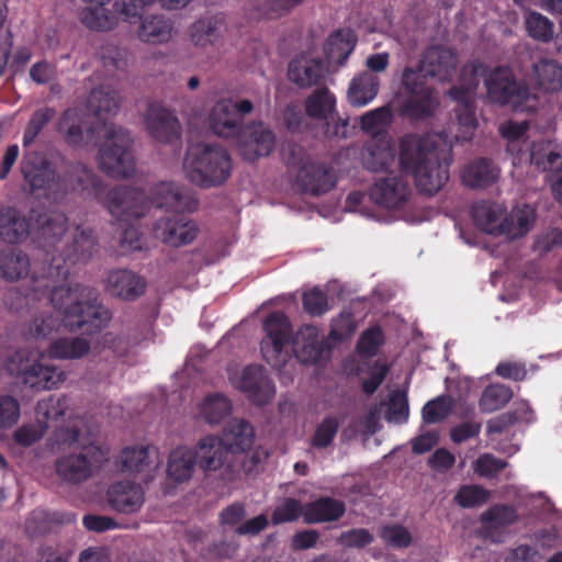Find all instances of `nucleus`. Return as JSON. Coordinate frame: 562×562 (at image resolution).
I'll list each match as a JSON object with an SVG mask.
<instances>
[{
    "instance_id": "6e6552de",
    "label": "nucleus",
    "mask_w": 562,
    "mask_h": 562,
    "mask_svg": "<svg viewBox=\"0 0 562 562\" xmlns=\"http://www.w3.org/2000/svg\"><path fill=\"white\" fill-rule=\"evenodd\" d=\"M104 140L99 149L98 164L100 169L115 179L130 178L135 172L132 154V137L121 126L104 127Z\"/></svg>"
},
{
    "instance_id": "5701e85b",
    "label": "nucleus",
    "mask_w": 562,
    "mask_h": 562,
    "mask_svg": "<svg viewBox=\"0 0 562 562\" xmlns=\"http://www.w3.org/2000/svg\"><path fill=\"white\" fill-rule=\"evenodd\" d=\"M234 384L256 404L269 403L274 395V386L259 366L245 368Z\"/></svg>"
},
{
    "instance_id": "338daca9",
    "label": "nucleus",
    "mask_w": 562,
    "mask_h": 562,
    "mask_svg": "<svg viewBox=\"0 0 562 562\" xmlns=\"http://www.w3.org/2000/svg\"><path fill=\"white\" fill-rule=\"evenodd\" d=\"M19 401L11 395H0V429L12 428L20 419Z\"/></svg>"
},
{
    "instance_id": "864d4df0",
    "label": "nucleus",
    "mask_w": 562,
    "mask_h": 562,
    "mask_svg": "<svg viewBox=\"0 0 562 562\" xmlns=\"http://www.w3.org/2000/svg\"><path fill=\"white\" fill-rule=\"evenodd\" d=\"M526 30L532 38L548 43L553 38V23L544 15L531 11L525 16Z\"/></svg>"
},
{
    "instance_id": "393cba45",
    "label": "nucleus",
    "mask_w": 562,
    "mask_h": 562,
    "mask_svg": "<svg viewBox=\"0 0 562 562\" xmlns=\"http://www.w3.org/2000/svg\"><path fill=\"white\" fill-rule=\"evenodd\" d=\"M97 251L98 240L94 231L91 227L77 226L63 246L60 255L65 262L75 265L88 261Z\"/></svg>"
},
{
    "instance_id": "9d476101",
    "label": "nucleus",
    "mask_w": 562,
    "mask_h": 562,
    "mask_svg": "<svg viewBox=\"0 0 562 562\" xmlns=\"http://www.w3.org/2000/svg\"><path fill=\"white\" fill-rule=\"evenodd\" d=\"M103 205L116 223L131 224L146 216L150 199L140 188L116 186L108 191Z\"/></svg>"
},
{
    "instance_id": "a878e982",
    "label": "nucleus",
    "mask_w": 562,
    "mask_h": 562,
    "mask_svg": "<svg viewBox=\"0 0 562 562\" xmlns=\"http://www.w3.org/2000/svg\"><path fill=\"white\" fill-rule=\"evenodd\" d=\"M104 282L105 290L111 295L130 301L140 296L146 289L145 280L127 269L109 271Z\"/></svg>"
},
{
    "instance_id": "412c9836",
    "label": "nucleus",
    "mask_w": 562,
    "mask_h": 562,
    "mask_svg": "<svg viewBox=\"0 0 562 562\" xmlns=\"http://www.w3.org/2000/svg\"><path fill=\"white\" fill-rule=\"evenodd\" d=\"M336 182L334 171L330 167L306 159L302 161L297 170L296 183L305 192L312 195H319L328 192Z\"/></svg>"
},
{
    "instance_id": "bb28decb",
    "label": "nucleus",
    "mask_w": 562,
    "mask_h": 562,
    "mask_svg": "<svg viewBox=\"0 0 562 562\" xmlns=\"http://www.w3.org/2000/svg\"><path fill=\"white\" fill-rule=\"evenodd\" d=\"M363 166L372 171L387 169L395 158L393 142L387 134H378L370 139L362 149Z\"/></svg>"
},
{
    "instance_id": "de8ad7c7",
    "label": "nucleus",
    "mask_w": 562,
    "mask_h": 562,
    "mask_svg": "<svg viewBox=\"0 0 562 562\" xmlns=\"http://www.w3.org/2000/svg\"><path fill=\"white\" fill-rule=\"evenodd\" d=\"M232 404L229 400L221 394L210 395L200 406V414L211 425L220 424L231 414Z\"/></svg>"
},
{
    "instance_id": "f704fd0d",
    "label": "nucleus",
    "mask_w": 562,
    "mask_h": 562,
    "mask_svg": "<svg viewBox=\"0 0 562 562\" xmlns=\"http://www.w3.org/2000/svg\"><path fill=\"white\" fill-rule=\"evenodd\" d=\"M122 98L119 91L110 85L94 88L88 98L87 108L99 119L117 114Z\"/></svg>"
},
{
    "instance_id": "c03bdc74",
    "label": "nucleus",
    "mask_w": 562,
    "mask_h": 562,
    "mask_svg": "<svg viewBox=\"0 0 562 562\" xmlns=\"http://www.w3.org/2000/svg\"><path fill=\"white\" fill-rule=\"evenodd\" d=\"M90 344L81 337L58 338L47 348V352L55 359H79L88 355Z\"/></svg>"
},
{
    "instance_id": "4c0bfd02",
    "label": "nucleus",
    "mask_w": 562,
    "mask_h": 562,
    "mask_svg": "<svg viewBox=\"0 0 562 562\" xmlns=\"http://www.w3.org/2000/svg\"><path fill=\"white\" fill-rule=\"evenodd\" d=\"M345 512L344 502L331 497H321L305 504L304 521L306 524L336 521L344 516Z\"/></svg>"
},
{
    "instance_id": "603ef678",
    "label": "nucleus",
    "mask_w": 562,
    "mask_h": 562,
    "mask_svg": "<svg viewBox=\"0 0 562 562\" xmlns=\"http://www.w3.org/2000/svg\"><path fill=\"white\" fill-rule=\"evenodd\" d=\"M304 0H252L250 10L257 16L274 18L288 13Z\"/></svg>"
},
{
    "instance_id": "37998d69",
    "label": "nucleus",
    "mask_w": 562,
    "mask_h": 562,
    "mask_svg": "<svg viewBox=\"0 0 562 562\" xmlns=\"http://www.w3.org/2000/svg\"><path fill=\"white\" fill-rule=\"evenodd\" d=\"M335 95L325 87L315 89L305 101L306 114L312 119H334Z\"/></svg>"
},
{
    "instance_id": "aec40b11",
    "label": "nucleus",
    "mask_w": 562,
    "mask_h": 562,
    "mask_svg": "<svg viewBox=\"0 0 562 562\" xmlns=\"http://www.w3.org/2000/svg\"><path fill=\"white\" fill-rule=\"evenodd\" d=\"M150 205L155 204L158 209L180 213L193 211L196 209V201L190 191L181 184L175 182H160L151 190Z\"/></svg>"
},
{
    "instance_id": "ea45409f",
    "label": "nucleus",
    "mask_w": 562,
    "mask_h": 562,
    "mask_svg": "<svg viewBox=\"0 0 562 562\" xmlns=\"http://www.w3.org/2000/svg\"><path fill=\"white\" fill-rule=\"evenodd\" d=\"M29 256L19 249L0 252V277L8 282H18L30 274Z\"/></svg>"
},
{
    "instance_id": "774afa93",
    "label": "nucleus",
    "mask_w": 562,
    "mask_h": 562,
    "mask_svg": "<svg viewBox=\"0 0 562 562\" xmlns=\"http://www.w3.org/2000/svg\"><path fill=\"white\" fill-rule=\"evenodd\" d=\"M392 113L389 106H381L363 114L360 119L361 127L370 133H379L391 121Z\"/></svg>"
},
{
    "instance_id": "dca6fc26",
    "label": "nucleus",
    "mask_w": 562,
    "mask_h": 562,
    "mask_svg": "<svg viewBox=\"0 0 562 562\" xmlns=\"http://www.w3.org/2000/svg\"><path fill=\"white\" fill-rule=\"evenodd\" d=\"M420 71L425 77L449 81L456 74L459 59L453 49L445 45H431L420 56Z\"/></svg>"
},
{
    "instance_id": "e433bc0d",
    "label": "nucleus",
    "mask_w": 562,
    "mask_h": 562,
    "mask_svg": "<svg viewBox=\"0 0 562 562\" xmlns=\"http://www.w3.org/2000/svg\"><path fill=\"white\" fill-rule=\"evenodd\" d=\"M140 41L148 44H165L173 36V22L162 14L145 16L138 27Z\"/></svg>"
},
{
    "instance_id": "f257e3e1",
    "label": "nucleus",
    "mask_w": 562,
    "mask_h": 562,
    "mask_svg": "<svg viewBox=\"0 0 562 562\" xmlns=\"http://www.w3.org/2000/svg\"><path fill=\"white\" fill-rule=\"evenodd\" d=\"M484 80L486 97L492 103L509 104L516 110L535 111L537 100L526 86L518 83L510 69L497 67L488 70L481 63H471L462 68L459 83L452 87L448 94L457 102L454 108L456 119L450 127H457L454 137L457 142H470L477 127L475 117L474 97L481 80Z\"/></svg>"
},
{
    "instance_id": "c9c22d12",
    "label": "nucleus",
    "mask_w": 562,
    "mask_h": 562,
    "mask_svg": "<svg viewBox=\"0 0 562 562\" xmlns=\"http://www.w3.org/2000/svg\"><path fill=\"white\" fill-rule=\"evenodd\" d=\"M531 80L544 92H557L562 88V65L552 58H540L531 68Z\"/></svg>"
},
{
    "instance_id": "6e6d98bb",
    "label": "nucleus",
    "mask_w": 562,
    "mask_h": 562,
    "mask_svg": "<svg viewBox=\"0 0 562 562\" xmlns=\"http://www.w3.org/2000/svg\"><path fill=\"white\" fill-rule=\"evenodd\" d=\"M516 519V512L508 506H494L484 512L481 516V521L486 530L509 526L514 524Z\"/></svg>"
},
{
    "instance_id": "58836bf2",
    "label": "nucleus",
    "mask_w": 562,
    "mask_h": 562,
    "mask_svg": "<svg viewBox=\"0 0 562 562\" xmlns=\"http://www.w3.org/2000/svg\"><path fill=\"white\" fill-rule=\"evenodd\" d=\"M193 450L180 446L170 451L167 463V475L177 483L189 481L196 467Z\"/></svg>"
},
{
    "instance_id": "bf43d9fd",
    "label": "nucleus",
    "mask_w": 562,
    "mask_h": 562,
    "mask_svg": "<svg viewBox=\"0 0 562 562\" xmlns=\"http://www.w3.org/2000/svg\"><path fill=\"white\" fill-rule=\"evenodd\" d=\"M409 415L407 394L404 391H395L391 394L385 419L389 423L402 424L405 423Z\"/></svg>"
},
{
    "instance_id": "7c9ffc66",
    "label": "nucleus",
    "mask_w": 562,
    "mask_h": 562,
    "mask_svg": "<svg viewBox=\"0 0 562 562\" xmlns=\"http://www.w3.org/2000/svg\"><path fill=\"white\" fill-rule=\"evenodd\" d=\"M499 175L498 166L486 158L474 159L461 170L462 182L472 189H483L494 184Z\"/></svg>"
},
{
    "instance_id": "423d86ee",
    "label": "nucleus",
    "mask_w": 562,
    "mask_h": 562,
    "mask_svg": "<svg viewBox=\"0 0 562 562\" xmlns=\"http://www.w3.org/2000/svg\"><path fill=\"white\" fill-rule=\"evenodd\" d=\"M474 225L492 236L516 239L525 236L532 227L536 212L529 205H519L510 212L503 203L483 200L472 206Z\"/></svg>"
},
{
    "instance_id": "ddd939ff",
    "label": "nucleus",
    "mask_w": 562,
    "mask_h": 562,
    "mask_svg": "<svg viewBox=\"0 0 562 562\" xmlns=\"http://www.w3.org/2000/svg\"><path fill=\"white\" fill-rule=\"evenodd\" d=\"M263 327L266 338L261 342V353L268 363L279 368L288 358L283 348L291 333L289 319L281 313H273L267 317Z\"/></svg>"
},
{
    "instance_id": "f03ea898",
    "label": "nucleus",
    "mask_w": 562,
    "mask_h": 562,
    "mask_svg": "<svg viewBox=\"0 0 562 562\" xmlns=\"http://www.w3.org/2000/svg\"><path fill=\"white\" fill-rule=\"evenodd\" d=\"M425 135L407 134L398 142V161L403 171L414 177L416 187L426 194L438 192L449 179L450 144L448 134L456 139L458 131Z\"/></svg>"
},
{
    "instance_id": "6ab92c4d",
    "label": "nucleus",
    "mask_w": 562,
    "mask_h": 562,
    "mask_svg": "<svg viewBox=\"0 0 562 562\" xmlns=\"http://www.w3.org/2000/svg\"><path fill=\"white\" fill-rule=\"evenodd\" d=\"M411 195L408 182L398 173L380 178L372 186L369 199L385 209H400Z\"/></svg>"
},
{
    "instance_id": "8fccbe9b",
    "label": "nucleus",
    "mask_w": 562,
    "mask_h": 562,
    "mask_svg": "<svg viewBox=\"0 0 562 562\" xmlns=\"http://www.w3.org/2000/svg\"><path fill=\"white\" fill-rule=\"evenodd\" d=\"M512 397L513 392L508 386L492 384L483 391L479 406L483 413H493L503 408Z\"/></svg>"
},
{
    "instance_id": "1a4fd4ad",
    "label": "nucleus",
    "mask_w": 562,
    "mask_h": 562,
    "mask_svg": "<svg viewBox=\"0 0 562 562\" xmlns=\"http://www.w3.org/2000/svg\"><path fill=\"white\" fill-rule=\"evenodd\" d=\"M43 358L44 352L21 349L11 356L9 369L21 375L23 383L35 391L57 389L65 381V372L43 362Z\"/></svg>"
},
{
    "instance_id": "3c124183",
    "label": "nucleus",
    "mask_w": 562,
    "mask_h": 562,
    "mask_svg": "<svg viewBox=\"0 0 562 562\" xmlns=\"http://www.w3.org/2000/svg\"><path fill=\"white\" fill-rule=\"evenodd\" d=\"M70 408V401L66 396L54 397L50 396L47 400H43L37 403L36 417L37 422L43 425H47L48 420H58Z\"/></svg>"
},
{
    "instance_id": "4be33fe9",
    "label": "nucleus",
    "mask_w": 562,
    "mask_h": 562,
    "mask_svg": "<svg viewBox=\"0 0 562 562\" xmlns=\"http://www.w3.org/2000/svg\"><path fill=\"white\" fill-rule=\"evenodd\" d=\"M110 507L121 514L138 513L145 503V491L142 485L132 481L113 483L106 492Z\"/></svg>"
},
{
    "instance_id": "f3484780",
    "label": "nucleus",
    "mask_w": 562,
    "mask_h": 562,
    "mask_svg": "<svg viewBox=\"0 0 562 562\" xmlns=\"http://www.w3.org/2000/svg\"><path fill=\"white\" fill-rule=\"evenodd\" d=\"M57 132L72 147H83L92 139V125L88 121L86 110L71 106L63 112L57 121Z\"/></svg>"
},
{
    "instance_id": "7ed1b4c3",
    "label": "nucleus",
    "mask_w": 562,
    "mask_h": 562,
    "mask_svg": "<svg viewBox=\"0 0 562 562\" xmlns=\"http://www.w3.org/2000/svg\"><path fill=\"white\" fill-rule=\"evenodd\" d=\"M21 171L32 189L44 190L47 199L54 202L63 200L70 191L83 199H98L103 192V181L81 162L70 165L65 176L59 178L49 161L32 151L24 155Z\"/></svg>"
},
{
    "instance_id": "69168bd1",
    "label": "nucleus",
    "mask_w": 562,
    "mask_h": 562,
    "mask_svg": "<svg viewBox=\"0 0 562 562\" xmlns=\"http://www.w3.org/2000/svg\"><path fill=\"white\" fill-rule=\"evenodd\" d=\"M452 408V400L448 396H438L429 401L423 408V418L426 423L435 424L448 416Z\"/></svg>"
},
{
    "instance_id": "79ce46f5",
    "label": "nucleus",
    "mask_w": 562,
    "mask_h": 562,
    "mask_svg": "<svg viewBox=\"0 0 562 562\" xmlns=\"http://www.w3.org/2000/svg\"><path fill=\"white\" fill-rule=\"evenodd\" d=\"M529 150L530 162L542 171L559 169L562 166L560 146L552 140L532 142Z\"/></svg>"
},
{
    "instance_id": "c85d7f7f",
    "label": "nucleus",
    "mask_w": 562,
    "mask_h": 562,
    "mask_svg": "<svg viewBox=\"0 0 562 562\" xmlns=\"http://www.w3.org/2000/svg\"><path fill=\"white\" fill-rule=\"evenodd\" d=\"M31 234V222L13 206L0 207V239L7 244H21Z\"/></svg>"
},
{
    "instance_id": "a18cd8bd",
    "label": "nucleus",
    "mask_w": 562,
    "mask_h": 562,
    "mask_svg": "<svg viewBox=\"0 0 562 562\" xmlns=\"http://www.w3.org/2000/svg\"><path fill=\"white\" fill-rule=\"evenodd\" d=\"M355 43L350 31H339L331 34L324 47L329 63L342 65L352 53Z\"/></svg>"
},
{
    "instance_id": "052dcab7",
    "label": "nucleus",
    "mask_w": 562,
    "mask_h": 562,
    "mask_svg": "<svg viewBox=\"0 0 562 562\" xmlns=\"http://www.w3.org/2000/svg\"><path fill=\"white\" fill-rule=\"evenodd\" d=\"M507 465L508 464L505 460L499 459L492 453H484L473 462L472 468L474 473L479 476L485 479H494Z\"/></svg>"
},
{
    "instance_id": "4d7b16f0",
    "label": "nucleus",
    "mask_w": 562,
    "mask_h": 562,
    "mask_svg": "<svg viewBox=\"0 0 562 562\" xmlns=\"http://www.w3.org/2000/svg\"><path fill=\"white\" fill-rule=\"evenodd\" d=\"M55 115L56 111L53 108L45 106L36 110L32 114L24 131L23 145L30 146L42 132V130L47 125V123L55 117Z\"/></svg>"
},
{
    "instance_id": "473e14b6",
    "label": "nucleus",
    "mask_w": 562,
    "mask_h": 562,
    "mask_svg": "<svg viewBox=\"0 0 562 562\" xmlns=\"http://www.w3.org/2000/svg\"><path fill=\"white\" fill-rule=\"evenodd\" d=\"M289 79L301 88H310L325 78V68L317 58L301 56L289 65Z\"/></svg>"
},
{
    "instance_id": "c756f323",
    "label": "nucleus",
    "mask_w": 562,
    "mask_h": 562,
    "mask_svg": "<svg viewBox=\"0 0 562 562\" xmlns=\"http://www.w3.org/2000/svg\"><path fill=\"white\" fill-rule=\"evenodd\" d=\"M196 464L203 471H217L227 462V449L220 437L206 436L192 449Z\"/></svg>"
},
{
    "instance_id": "a211bd4d",
    "label": "nucleus",
    "mask_w": 562,
    "mask_h": 562,
    "mask_svg": "<svg viewBox=\"0 0 562 562\" xmlns=\"http://www.w3.org/2000/svg\"><path fill=\"white\" fill-rule=\"evenodd\" d=\"M241 155L249 160L268 156L276 147L273 132L263 123H252L244 126L237 135Z\"/></svg>"
},
{
    "instance_id": "13d9d810",
    "label": "nucleus",
    "mask_w": 562,
    "mask_h": 562,
    "mask_svg": "<svg viewBox=\"0 0 562 562\" xmlns=\"http://www.w3.org/2000/svg\"><path fill=\"white\" fill-rule=\"evenodd\" d=\"M339 419L336 416L325 417L316 427L311 443L316 449L330 447L339 429Z\"/></svg>"
},
{
    "instance_id": "2eb2a0df",
    "label": "nucleus",
    "mask_w": 562,
    "mask_h": 562,
    "mask_svg": "<svg viewBox=\"0 0 562 562\" xmlns=\"http://www.w3.org/2000/svg\"><path fill=\"white\" fill-rule=\"evenodd\" d=\"M154 235L157 239L172 247H181L192 243L198 236L194 222L181 215H166L154 224Z\"/></svg>"
},
{
    "instance_id": "a19ab883",
    "label": "nucleus",
    "mask_w": 562,
    "mask_h": 562,
    "mask_svg": "<svg viewBox=\"0 0 562 562\" xmlns=\"http://www.w3.org/2000/svg\"><path fill=\"white\" fill-rule=\"evenodd\" d=\"M227 449V453H239L250 449L255 439L251 425L241 419H233L224 429L221 438Z\"/></svg>"
},
{
    "instance_id": "cd10ccee",
    "label": "nucleus",
    "mask_w": 562,
    "mask_h": 562,
    "mask_svg": "<svg viewBox=\"0 0 562 562\" xmlns=\"http://www.w3.org/2000/svg\"><path fill=\"white\" fill-rule=\"evenodd\" d=\"M226 32L225 21L218 15H207L195 20L188 29L193 46L205 48L220 43Z\"/></svg>"
},
{
    "instance_id": "4468645a",
    "label": "nucleus",
    "mask_w": 562,
    "mask_h": 562,
    "mask_svg": "<svg viewBox=\"0 0 562 562\" xmlns=\"http://www.w3.org/2000/svg\"><path fill=\"white\" fill-rule=\"evenodd\" d=\"M145 130L158 143L171 144L181 136V125L175 113L159 102H150L143 114Z\"/></svg>"
},
{
    "instance_id": "9b49d317",
    "label": "nucleus",
    "mask_w": 562,
    "mask_h": 562,
    "mask_svg": "<svg viewBox=\"0 0 562 562\" xmlns=\"http://www.w3.org/2000/svg\"><path fill=\"white\" fill-rule=\"evenodd\" d=\"M252 109L249 100H220L210 113V127L220 137H237L243 128L244 115L249 114Z\"/></svg>"
},
{
    "instance_id": "20e7f679",
    "label": "nucleus",
    "mask_w": 562,
    "mask_h": 562,
    "mask_svg": "<svg viewBox=\"0 0 562 562\" xmlns=\"http://www.w3.org/2000/svg\"><path fill=\"white\" fill-rule=\"evenodd\" d=\"M50 303L63 314V324L69 330H95L109 319L108 310L97 302V292L78 283L54 286Z\"/></svg>"
},
{
    "instance_id": "0eeeda50",
    "label": "nucleus",
    "mask_w": 562,
    "mask_h": 562,
    "mask_svg": "<svg viewBox=\"0 0 562 562\" xmlns=\"http://www.w3.org/2000/svg\"><path fill=\"white\" fill-rule=\"evenodd\" d=\"M232 171L229 155L218 144L198 143L188 147L183 159L187 179L200 187L220 186Z\"/></svg>"
},
{
    "instance_id": "39448f33",
    "label": "nucleus",
    "mask_w": 562,
    "mask_h": 562,
    "mask_svg": "<svg viewBox=\"0 0 562 562\" xmlns=\"http://www.w3.org/2000/svg\"><path fill=\"white\" fill-rule=\"evenodd\" d=\"M60 445L72 448V451L58 457L55 471L58 477L71 485H78L89 480L105 459V452L87 438L76 425L72 428H60L55 434Z\"/></svg>"
},
{
    "instance_id": "2f4dec72",
    "label": "nucleus",
    "mask_w": 562,
    "mask_h": 562,
    "mask_svg": "<svg viewBox=\"0 0 562 562\" xmlns=\"http://www.w3.org/2000/svg\"><path fill=\"white\" fill-rule=\"evenodd\" d=\"M324 349V337L314 326H304L293 339L295 357L304 363H315Z\"/></svg>"
},
{
    "instance_id": "49530a36",
    "label": "nucleus",
    "mask_w": 562,
    "mask_h": 562,
    "mask_svg": "<svg viewBox=\"0 0 562 562\" xmlns=\"http://www.w3.org/2000/svg\"><path fill=\"white\" fill-rule=\"evenodd\" d=\"M105 4H94L86 8L80 13L81 22L89 29L97 31H111L117 25V18Z\"/></svg>"
},
{
    "instance_id": "5fc2aeb1",
    "label": "nucleus",
    "mask_w": 562,
    "mask_h": 562,
    "mask_svg": "<svg viewBox=\"0 0 562 562\" xmlns=\"http://www.w3.org/2000/svg\"><path fill=\"white\" fill-rule=\"evenodd\" d=\"M67 222L68 220L63 213L46 215L40 227L44 243L53 246L59 241L67 229Z\"/></svg>"
},
{
    "instance_id": "f8f14e48",
    "label": "nucleus",
    "mask_w": 562,
    "mask_h": 562,
    "mask_svg": "<svg viewBox=\"0 0 562 562\" xmlns=\"http://www.w3.org/2000/svg\"><path fill=\"white\" fill-rule=\"evenodd\" d=\"M420 64L418 69L406 67L402 75V85L409 93L405 102L406 111L414 117L422 119L434 113L438 105L434 91L426 86Z\"/></svg>"
},
{
    "instance_id": "72a5a7b5",
    "label": "nucleus",
    "mask_w": 562,
    "mask_h": 562,
    "mask_svg": "<svg viewBox=\"0 0 562 562\" xmlns=\"http://www.w3.org/2000/svg\"><path fill=\"white\" fill-rule=\"evenodd\" d=\"M380 77L370 71H361L356 75L348 87L347 98L353 106H364L378 95Z\"/></svg>"
},
{
    "instance_id": "0e129e2a",
    "label": "nucleus",
    "mask_w": 562,
    "mask_h": 562,
    "mask_svg": "<svg viewBox=\"0 0 562 562\" xmlns=\"http://www.w3.org/2000/svg\"><path fill=\"white\" fill-rule=\"evenodd\" d=\"M305 505H302L299 501L294 498H285L281 502L272 514L273 524H282L294 521L299 517H304Z\"/></svg>"
},
{
    "instance_id": "09e8293b",
    "label": "nucleus",
    "mask_w": 562,
    "mask_h": 562,
    "mask_svg": "<svg viewBox=\"0 0 562 562\" xmlns=\"http://www.w3.org/2000/svg\"><path fill=\"white\" fill-rule=\"evenodd\" d=\"M60 321L52 312H41L30 322L25 335L34 340L47 339L52 334L58 330Z\"/></svg>"
},
{
    "instance_id": "b1692460",
    "label": "nucleus",
    "mask_w": 562,
    "mask_h": 562,
    "mask_svg": "<svg viewBox=\"0 0 562 562\" xmlns=\"http://www.w3.org/2000/svg\"><path fill=\"white\" fill-rule=\"evenodd\" d=\"M120 463L126 472L150 477L159 469L161 459L155 446H135L122 450Z\"/></svg>"
},
{
    "instance_id": "e2e57ef3",
    "label": "nucleus",
    "mask_w": 562,
    "mask_h": 562,
    "mask_svg": "<svg viewBox=\"0 0 562 562\" xmlns=\"http://www.w3.org/2000/svg\"><path fill=\"white\" fill-rule=\"evenodd\" d=\"M99 57L104 67L125 70L128 66V52L114 44H105L99 50Z\"/></svg>"
},
{
    "instance_id": "680f3d73",
    "label": "nucleus",
    "mask_w": 562,
    "mask_h": 562,
    "mask_svg": "<svg viewBox=\"0 0 562 562\" xmlns=\"http://www.w3.org/2000/svg\"><path fill=\"white\" fill-rule=\"evenodd\" d=\"M490 492L479 485H464L454 496L456 502L462 507H477L488 501Z\"/></svg>"
}]
</instances>
